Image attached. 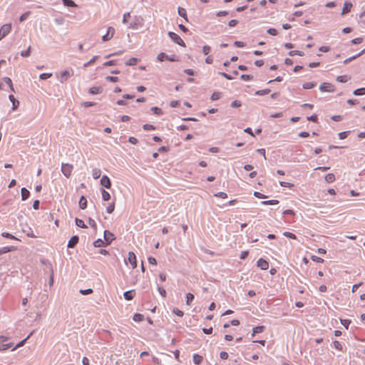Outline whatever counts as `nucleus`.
Instances as JSON below:
<instances>
[{
  "label": "nucleus",
  "instance_id": "17",
  "mask_svg": "<svg viewBox=\"0 0 365 365\" xmlns=\"http://www.w3.org/2000/svg\"><path fill=\"white\" fill-rule=\"evenodd\" d=\"M264 329H265L264 326H258V327H254L252 329V336H255V335L256 334L262 333V331H264Z\"/></svg>",
  "mask_w": 365,
  "mask_h": 365
},
{
  "label": "nucleus",
  "instance_id": "9",
  "mask_svg": "<svg viewBox=\"0 0 365 365\" xmlns=\"http://www.w3.org/2000/svg\"><path fill=\"white\" fill-rule=\"evenodd\" d=\"M257 267H259L262 270H267L269 268V263L265 259L260 258L257 261Z\"/></svg>",
  "mask_w": 365,
  "mask_h": 365
},
{
  "label": "nucleus",
  "instance_id": "10",
  "mask_svg": "<svg viewBox=\"0 0 365 365\" xmlns=\"http://www.w3.org/2000/svg\"><path fill=\"white\" fill-rule=\"evenodd\" d=\"M352 8V4L350 2H345L342 9L341 15H344L349 12Z\"/></svg>",
  "mask_w": 365,
  "mask_h": 365
},
{
  "label": "nucleus",
  "instance_id": "55",
  "mask_svg": "<svg viewBox=\"0 0 365 365\" xmlns=\"http://www.w3.org/2000/svg\"><path fill=\"white\" fill-rule=\"evenodd\" d=\"M11 346H12V344H11V343L6 344H3V345H0V351H4V350H6V349H8L9 348L11 347Z\"/></svg>",
  "mask_w": 365,
  "mask_h": 365
},
{
  "label": "nucleus",
  "instance_id": "22",
  "mask_svg": "<svg viewBox=\"0 0 365 365\" xmlns=\"http://www.w3.org/2000/svg\"><path fill=\"white\" fill-rule=\"evenodd\" d=\"M102 199L104 201H108L110 199V195L108 192L105 190H101Z\"/></svg>",
  "mask_w": 365,
  "mask_h": 365
},
{
  "label": "nucleus",
  "instance_id": "30",
  "mask_svg": "<svg viewBox=\"0 0 365 365\" xmlns=\"http://www.w3.org/2000/svg\"><path fill=\"white\" fill-rule=\"evenodd\" d=\"M270 91H271L270 89L267 88V89L257 91L255 92V94L257 96H264V95L269 94L270 93Z\"/></svg>",
  "mask_w": 365,
  "mask_h": 365
},
{
  "label": "nucleus",
  "instance_id": "50",
  "mask_svg": "<svg viewBox=\"0 0 365 365\" xmlns=\"http://www.w3.org/2000/svg\"><path fill=\"white\" fill-rule=\"evenodd\" d=\"M143 128L145 130H153L155 129L154 125H150V124H145V125H143Z\"/></svg>",
  "mask_w": 365,
  "mask_h": 365
},
{
  "label": "nucleus",
  "instance_id": "48",
  "mask_svg": "<svg viewBox=\"0 0 365 365\" xmlns=\"http://www.w3.org/2000/svg\"><path fill=\"white\" fill-rule=\"evenodd\" d=\"M289 55L291 56H293L294 55H299L300 56H302L304 55V53L300 51H291L289 53Z\"/></svg>",
  "mask_w": 365,
  "mask_h": 365
},
{
  "label": "nucleus",
  "instance_id": "54",
  "mask_svg": "<svg viewBox=\"0 0 365 365\" xmlns=\"http://www.w3.org/2000/svg\"><path fill=\"white\" fill-rule=\"evenodd\" d=\"M2 236L6 237V238H9V239H12V240H17V238L16 237H14V235H12L11 234H10L9 232H3L2 233Z\"/></svg>",
  "mask_w": 365,
  "mask_h": 365
},
{
  "label": "nucleus",
  "instance_id": "57",
  "mask_svg": "<svg viewBox=\"0 0 365 365\" xmlns=\"http://www.w3.org/2000/svg\"><path fill=\"white\" fill-rule=\"evenodd\" d=\"M210 50L211 48L209 46H204L202 48V53L204 55H207L210 53Z\"/></svg>",
  "mask_w": 365,
  "mask_h": 365
},
{
  "label": "nucleus",
  "instance_id": "58",
  "mask_svg": "<svg viewBox=\"0 0 365 365\" xmlns=\"http://www.w3.org/2000/svg\"><path fill=\"white\" fill-rule=\"evenodd\" d=\"M279 184L282 187H293V184H292L290 182H287L281 181L279 182Z\"/></svg>",
  "mask_w": 365,
  "mask_h": 365
},
{
  "label": "nucleus",
  "instance_id": "23",
  "mask_svg": "<svg viewBox=\"0 0 365 365\" xmlns=\"http://www.w3.org/2000/svg\"><path fill=\"white\" fill-rule=\"evenodd\" d=\"M102 89L101 87L94 86L90 88L89 93L91 94H98L101 93Z\"/></svg>",
  "mask_w": 365,
  "mask_h": 365
},
{
  "label": "nucleus",
  "instance_id": "40",
  "mask_svg": "<svg viewBox=\"0 0 365 365\" xmlns=\"http://www.w3.org/2000/svg\"><path fill=\"white\" fill-rule=\"evenodd\" d=\"M283 235L288 237V238H291V239H297V236L292 233V232H283Z\"/></svg>",
  "mask_w": 365,
  "mask_h": 365
},
{
  "label": "nucleus",
  "instance_id": "42",
  "mask_svg": "<svg viewBox=\"0 0 365 365\" xmlns=\"http://www.w3.org/2000/svg\"><path fill=\"white\" fill-rule=\"evenodd\" d=\"M178 14L180 16H182L183 18H185V19H187V13H186V10L183 8H179L178 9Z\"/></svg>",
  "mask_w": 365,
  "mask_h": 365
},
{
  "label": "nucleus",
  "instance_id": "64",
  "mask_svg": "<svg viewBox=\"0 0 365 365\" xmlns=\"http://www.w3.org/2000/svg\"><path fill=\"white\" fill-rule=\"evenodd\" d=\"M334 345L336 349L340 350V351L342 349V346L338 341H334Z\"/></svg>",
  "mask_w": 365,
  "mask_h": 365
},
{
  "label": "nucleus",
  "instance_id": "1",
  "mask_svg": "<svg viewBox=\"0 0 365 365\" xmlns=\"http://www.w3.org/2000/svg\"><path fill=\"white\" fill-rule=\"evenodd\" d=\"M73 166L69 163H62L61 172L67 178H70L72 175Z\"/></svg>",
  "mask_w": 365,
  "mask_h": 365
},
{
  "label": "nucleus",
  "instance_id": "35",
  "mask_svg": "<svg viewBox=\"0 0 365 365\" xmlns=\"http://www.w3.org/2000/svg\"><path fill=\"white\" fill-rule=\"evenodd\" d=\"M279 203L277 200H271L262 202V204L269 205H277Z\"/></svg>",
  "mask_w": 365,
  "mask_h": 365
},
{
  "label": "nucleus",
  "instance_id": "12",
  "mask_svg": "<svg viewBox=\"0 0 365 365\" xmlns=\"http://www.w3.org/2000/svg\"><path fill=\"white\" fill-rule=\"evenodd\" d=\"M9 98L10 101L12 103V109L16 110L19 105V101H17L15 98L14 95H9Z\"/></svg>",
  "mask_w": 365,
  "mask_h": 365
},
{
  "label": "nucleus",
  "instance_id": "6",
  "mask_svg": "<svg viewBox=\"0 0 365 365\" xmlns=\"http://www.w3.org/2000/svg\"><path fill=\"white\" fill-rule=\"evenodd\" d=\"M128 261L131 264L133 269L136 268L137 259H136V256L134 252H128Z\"/></svg>",
  "mask_w": 365,
  "mask_h": 365
},
{
  "label": "nucleus",
  "instance_id": "13",
  "mask_svg": "<svg viewBox=\"0 0 365 365\" xmlns=\"http://www.w3.org/2000/svg\"><path fill=\"white\" fill-rule=\"evenodd\" d=\"M135 290H129L124 293V297L126 300H131L135 297Z\"/></svg>",
  "mask_w": 365,
  "mask_h": 365
},
{
  "label": "nucleus",
  "instance_id": "18",
  "mask_svg": "<svg viewBox=\"0 0 365 365\" xmlns=\"http://www.w3.org/2000/svg\"><path fill=\"white\" fill-rule=\"evenodd\" d=\"M79 207L82 209V210H84L87 207V200L86 198L84 197V196H81V197L80 198V200H79Z\"/></svg>",
  "mask_w": 365,
  "mask_h": 365
},
{
  "label": "nucleus",
  "instance_id": "61",
  "mask_svg": "<svg viewBox=\"0 0 365 365\" xmlns=\"http://www.w3.org/2000/svg\"><path fill=\"white\" fill-rule=\"evenodd\" d=\"M268 34L272 36H276L277 34V31L275 29L270 28L267 30Z\"/></svg>",
  "mask_w": 365,
  "mask_h": 365
},
{
  "label": "nucleus",
  "instance_id": "52",
  "mask_svg": "<svg viewBox=\"0 0 365 365\" xmlns=\"http://www.w3.org/2000/svg\"><path fill=\"white\" fill-rule=\"evenodd\" d=\"M341 322L342 324V325L346 328V329H348L350 323H351V321L349 319H341Z\"/></svg>",
  "mask_w": 365,
  "mask_h": 365
},
{
  "label": "nucleus",
  "instance_id": "28",
  "mask_svg": "<svg viewBox=\"0 0 365 365\" xmlns=\"http://www.w3.org/2000/svg\"><path fill=\"white\" fill-rule=\"evenodd\" d=\"M325 180L327 182H332L335 180V175L333 173H329L325 176Z\"/></svg>",
  "mask_w": 365,
  "mask_h": 365
},
{
  "label": "nucleus",
  "instance_id": "26",
  "mask_svg": "<svg viewBox=\"0 0 365 365\" xmlns=\"http://www.w3.org/2000/svg\"><path fill=\"white\" fill-rule=\"evenodd\" d=\"M4 81L5 83H6L9 86L11 91H14V92L15 91L14 86H13L12 81L10 78H8V77L4 78Z\"/></svg>",
  "mask_w": 365,
  "mask_h": 365
},
{
  "label": "nucleus",
  "instance_id": "14",
  "mask_svg": "<svg viewBox=\"0 0 365 365\" xmlns=\"http://www.w3.org/2000/svg\"><path fill=\"white\" fill-rule=\"evenodd\" d=\"M16 248L15 247L11 246V247H4L0 249V255L16 250Z\"/></svg>",
  "mask_w": 365,
  "mask_h": 365
},
{
  "label": "nucleus",
  "instance_id": "34",
  "mask_svg": "<svg viewBox=\"0 0 365 365\" xmlns=\"http://www.w3.org/2000/svg\"><path fill=\"white\" fill-rule=\"evenodd\" d=\"M76 224L78 227H81V228L87 227V226L85 225L83 220L78 219V218L76 219Z\"/></svg>",
  "mask_w": 365,
  "mask_h": 365
},
{
  "label": "nucleus",
  "instance_id": "51",
  "mask_svg": "<svg viewBox=\"0 0 365 365\" xmlns=\"http://www.w3.org/2000/svg\"><path fill=\"white\" fill-rule=\"evenodd\" d=\"M173 312L175 314H176L177 316L180 317H182L183 314H184L182 311H181V310H180L179 309H177V308L173 309Z\"/></svg>",
  "mask_w": 365,
  "mask_h": 365
},
{
  "label": "nucleus",
  "instance_id": "33",
  "mask_svg": "<svg viewBox=\"0 0 365 365\" xmlns=\"http://www.w3.org/2000/svg\"><path fill=\"white\" fill-rule=\"evenodd\" d=\"M193 299H194V295L192 294H191V293L187 294V295H186V304L187 305H190Z\"/></svg>",
  "mask_w": 365,
  "mask_h": 365
},
{
  "label": "nucleus",
  "instance_id": "24",
  "mask_svg": "<svg viewBox=\"0 0 365 365\" xmlns=\"http://www.w3.org/2000/svg\"><path fill=\"white\" fill-rule=\"evenodd\" d=\"M66 6L76 7V4L73 0H61Z\"/></svg>",
  "mask_w": 365,
  "mask_h": 365
},
{
  "label": "nucleus",
  "instance_id": "16",
  "mask_svg": "<svg viewBox=\"0 0 365 365\" xmlns=\"http://www.w3.org/2000/svg\"><path fill=\"white\" fill-rule=\"evenodd\" d=\"M21 193L22 200H26L30 195V192L25 187L21 188Z\"/></svg>",
  "mask_w": 365,
  "mask_h": 365
},
{
  "label": "nucleus",
  "instance_id": "56",
  "mask_svg": "<svg viewBox=\"0 0 365 365\" xmlns=\"http://www.w3.org/2000/svg\"><path fill=\"white\" fill-rule=\"evenodd\" d=\"M362 41H363V38L359 37V38L352 39L351 42L353 44H359V43H362Z\"/></svg>",
  "mask_w": 365,
  "mask_h": 365
},
{
  "label": "nucleus",
  "instance_id": "37",
  "mask_svg": "<svg viewBox=\"0 0 365 365\" xmlns=\"http://www.w3.org/2000/svg\"><path fill=\"white\" fill-rule=\"evenodd\" d=\"M354 93L356 96H362L365 94V88H361L354 91Z\"/></svg>",
  "mask_w": 365,
  "mask_h": 365
},
{
  "label": "nucleus",
  "instance_id": "20",
  "mask_svg": "<svg viewBox=\"0 0 365 365\" xmlns=\"http://www.w3.org/2000/svg\"><path fill=\"white\" fill-rule=\"evenodd\" d=\"M138 62L139 59L136 58H130L125 62V64L127 66H134L136 65Z\"/></svg>",
  "mask_w": 365,
  "mask_h": 365
},
{
  "label": "nucleus",
  "instance_id": "29",
  "mask_svg": "<svg viewBox=\"0 0 365 365\" xmlns=\"http://www.w3.org/2000/svg\"><path fill=\"white\" fill-rule=\"evenodd\" d=\"M167 58H168V55L165 54V53L163 52H161L160 53L158 56H157V59L158 61L160 62H163L165 60H167Z\"/></svg>",
  "mask_w": 365,
  "mask_h": 365
},
{
  "label": "nucleus",
  "instance_id": "41",
  "mask_svg": "<svg viewBox=\"0 0 365 365\" xmlns=\"http://www.w3.org/2000/svg\"><path fill=\"white\" fill-rule=\"evenodd\" d=\"M221 97V93L219 92H215L211 96V100L212 101H216L220 99Z\"/></svg>",
  "mask_w": 365,
  "mask_h": 365
},
{
  "label": "nucleus",
  "instance_id": "8",
  "mask_svg": "<svg viewBox=\"0 0 365 365\" xmlns=\"http://www.w3.org/2000/svg\"><path fill=\"white\" fill-rule=\"evenodd\" d=\"M101 185L108 189L111 187V182L107 175H103L101 179Z\"/></svg>",
  "mask_w": 365,
  "mask_h": 365
},
{
  "label": "nucleus",
  "instance_id": "7",
  "mask_svg": "<svg viewBox=\"0 0 365 365\" xmlns=\"http://www.w3.org/2000/svg\"><path fill=\"white\" fill-rule=\"evenodd\" d=\"M104 240L106 242V245H108L111 243L112 241L115 240L114 235L110 231L106 230L104 232Z\"/></svg>",
  "mask_w": 365,
  "mask_h": 365
},
{
  "label": "nucleus",
  "instance_id": "49",
  "mask_svg": "<svg viewBox=\"0 0 365 365\" xmlns=\"http://www.w3.org/2000/svg\"><path fill=\"white\" fill-rule=\"evenodd\" d=\"M349 134V131H344L339 133V138L341 140L345 139L347 138Z\"/></svg>",
  "mask_w": 365,
  "mask_h": 365
},
{
  "label": "nucleus",
  "instance_id": "39",
  "mask_svg": "<svg viewBox=\"0 0 365 365\" xmlns=\"http://www.w3.org/2000/svg\"><path fill=\"white\" fill-rule=\"evenodd\" d=\"M31 334L32 333H31L26 339H24V340L21 341L19 344H17L16 346L13 349V350H15L17 348L22 346L25 344L26 340L30 337Z\"/></svg>",
  "mask_w": 365,
  "mask_h": 365
},
{
  "label": "nucleus",
  "instance_id": "38",
  "mask_svg": "<svg viewBox=\"0 0 365 365\" xmlns=\"http://www.w3.org/2000/svg\"><path fill=\"white\" fill-rule=\"evenodd\" d=\"M52 76V73H41L40 76H39V78L41 80H46L50 77Z\"/></svg>",
  "mask_w": 365,
  "mask_h": 365
},
{
  "label": "nucleus",
  "instance_id": "46",
  "mask_svg": "<svg viewBox=\"0 0 365 365\" xmlns=\"http://www.w3.org/2000/svg\"><path fill=\"white\" fill-rule=\"evenodd\" d=\"M88 223L93 229H95V230L97 229V225H96V223L94 220H93L91 218H89L88 220Z\"/></svg>",
  "mask_w": 365,
  "mask_h": 365
},
{
  "label": "nucleus",
  "instance_id": "11",
  "mask_svg": "<svg viewBox=\"0 0 365 365\" xmlns=\"http://www.w3.org/2000/svg\"><path fill=\"white\" fill-rule=\"evenodd\" d=\"M78 237L77 236L72 237L68 241V247H70V248L74 247L76 245V244L78 243Z\"/></svg>",
  "mask_w": 365,
  "mask_h": 365
},
{
  "label": "nucleus",
  "instance_id": "32",
  "mask_svg": "<svg viewBox=\"0 0 365 365\" xmlns=\"http://www.w3.org/2000/svg\"><path fill=\"white\" fill-rule=\"evenodd\" d=\"M316 86L315 83L313 82H307L303 84V88L304 89H311Z\"/></svg>",
  "mask_w": 365,
  "mask_h": 365
},
{
  "label": "nucleus",
  "instance_id": "31",
  "mask_svg": "<svg viewBox=\"0 0 365 365\" xmlns=\"http://www.w3.org/2000/svg\"><path fill=\"white\" fill-rule=\"evenodd\" d=\"M114 210H115V202H114L110 203L106 207V211L109 214H111L114 211Z\"/></svg>",
  "mask_w": 365,
  "mask_h": 365
},
{
  "label": "nucleus",
  "instance_id": "3",
  "mask_svg": "<svg viewBox=\"0 0 365 365\" xmlns=\"http://www.w3.org/2000/svg\"><path fill=\"white\" fill-rule=\"evenodd\" d=\"M319 90L322 92H334L335 88L331 83L324 82L320 85Z\"/></svg>",
  "mask_w": 365,
  "mask_h": 365
},
{
  "label": "nucleus",
  "instance_id": "44",
  "mask_svg": "<svg viewBox=\"0 0 365 365\" xmlns=\"http://www.w3.org/2000/svg\"><path fill=\"white\" fill-rule=\"evenodd\" d=\"M98 56H94L88 62L84 63V65H83L84 67L89 66L90 65L93 63L98 59Z\"/></svg>",
  "mask_w": 365,
  "mask_h": 365
},
{
  "label": "nucleus",
  "instance_id": "27",
  "mask_svg": "<svg viewBox=\"0 0 365 365\" xmlns=\"http://www.w3.org/2000/svg\"><path fill=\"white\" fill-rule=\"evenodd\" d=\"M151 110L153 113V114L157 115H161L163 113V112L161 108H160L158 107H155H155H152L151 108Z\"/></svg>",
  "mask_w": 365,
  "mask_h": 365
},
{
  "label": "nucleus",
  "instance_id": "53",
  "mask_svg": "<svg viewBox=\"0 0 365 365\" xmlns=\"http://www.w3.org/2000/svg\"><path fill=\"white\" fill-rule=\"evenodd\" d=\"M240 78H241V79H242L243 81H250L253 78V77L252 76L247 75V74H242Z\"/></svg>",
  "mask_w": 365,
  "mask_h": 365
},
{
  "label": "nucleus",
  "instance_id": "45",
  "mask_svg": "<svg viewBox=\"0 0 365 365\" xmlns=\"http://www.w3.org/2000/svg\"><path fill=\"white\" fill-rule=\"evenodd\" d=\"M143 319V316L140 314H135L133 316V320L135 322H141Z\"/></svg>",
  "mask_w": 365,
  "mask_h": 365
},
{
  "label": "nucleus",
  "instance_id": "36",
  "mask_svg": "<svg viewBox=\"0 0 365 365\" xmlns=\"http://www.w3.org/2000/svg\"><path fill=\"white\" fill-rule=\"evenodd\" d=\"M93 245L96 247H100L106 245V242H104L101 240H97L94 242Z\"/></svg>",
  "mask_w": 365,
  "mask_h": 365
},
{
  "label": "nucleus",
  "instance_id": "21",
  "mask_svg": "<svg viewBox=\"0 0 365 365\" xmlns=\"http://www.w3.org/2000/svg\"><path fill=\"white\" fill-rule=\"evenodd\" d=\"M101 175V170L98 168H95L92 170V175L94 179H98Z\"/></svg>",
  "mask_w": 365,
  "mask_h": 365
},
{
  "label": "nucleus",
  "instance_id": "2",
  "mask_svg": "<svg viewBox=\"0 0 365 365\" xmlns=\"http://www.w3.org/2000/svg\"><path fill=\"white\" fill-rule=\"evenodd\" d=\"M168 35H169L170 38L175 43H176L177 44L182 46L183 47L185 46V43L184 41L180 38V36L179 35H178L177 34H175L174 32H169Z\"/></svg>",
  "mask_w": 365,
  "mask_h": 365
},
{
  "label": "nucleus",
  "instance_id": "47",
  "mask_svg": "<svg viewBox=\"0 0 365 365\" xmlns=\"http://www.w3.org/2000/svg\"><path fill=\"white\" fill-rule=\"evenodd\" d=\"M116 63H117V61L116 60H110V61L105 62L103 63V66H110L116 65Z\"/></svg>",
  "mask_w": 365,
  "mask_h": 365
},
{
  "label": "nucleus",
  "instance_id": "15",
  "mask_svg": "<svg viewBox=\"0 0 365 365\" xmlns=\"http://www.w3.org/2000/svg\"><path fill=\"white\" fill-rule=\"evenodd\" d=\"M70 76H71V73L68 71H64L61 72V78H60L61 82L63 83V82L67 81V79L70 77Z\"/></svg>",
  "mask_w": 365,
  "mask_h": 365
},
{
  "label": "nucleus",
  "instance_id": "4",
  "mask_svg": "<svg viewBox=\"0 0 365 365\" xmlns=\"http://www.w3.org/2000/svg\"><path fill=\"white\" fill-rule=\"evenodd\" d=\"M11 30V24H4L0 29V40L5 37Z\"/></svg>",
  "mask_w": 365,
  "mask_h": 365
},
{
  "label": "nucleus",
  "instance_id": "19",
  "mask_svg": "<svg viewBox=\"0 0 365 365\" xmlns=\"http://www.w3.org/2000/svg\"><path fill=\"white\" fill-rule=\"evenodd\" d=\"M202 359H203L202 356L197 354H195L193 355V362L197 365H199L200 364H201L202 361Z\"/></svg>",
  "mask_w": 365,
  "mask_h": 365
},
{
  "label": "nucleus",
  "instance_id": "63",
  "mask_svg": "<svg viewBox=\"0 0 365 365\" xmlns=\"http://www.w3.org/2000/svg\"><path fill=\"white\" fill-rule=\"evenodd\" d=\"M148 260V262H149V263L150 264H153V265H156L157 264L156 259L154 257H149Z\"/></svg>",
  "mask_w": 365,
  "mask_h": 365
},
{
  "label": "nucleus",
  "instance_id": "43",
  "mask_svg": "<svg viewBox=\"0 0 365 365\" xmlns=\"http://www.w3.org/2000/svg\"><path fill=\"white\" fill-rule=\"evenodd\" d=\"M214 195L217 197H220L222 199H226L227 197V193L224 192H219L217 193H215Z\"/></svg>",
  "mask_w": 365,
  "mask_h": 365
},
{
  "label": "nucleus",
  "instance_id": "5",
  "mask_svg": "<svg viewBox=\"0 0 365 365\" xmlns=\"http://www.w3.org/2000/svg\"><path fill=\"white\" fill-rule=\"evenodd\" d=\"M114 34H115V29L111 26L108 27L107 33L103 36L102 40L103 41H107L110 40L113 37Z\"/></svg>",
  "mask_w": 365,
  "mask_h": 365
},
{
  "label": "nucleus",
  "instance_id": "62",
  "mask_svg": "<svg viewBox=\"0 0 365 365\" xmlns=\"http://www.w3.org/2000/svg\"><path fill=\"white\" fill-rule=\"evenodd\" d=\"M29 14H30V12H26V13L23 14L20 16V19H19L20 21H24V20H26L28 18Z\"/></svg>",
  "mask_w": 365,
  "mask_h": 365
},
{
  "label": "nucleus",
  "instance_id": "60",
  "mask_svg": "<svg viewBox=\"0 0 365 365\" xmlns=\"http://www.w3.org/2000/svg\"><path fill=\"white\" fill-rule=\"evenodd\" d=\"M106 80L110 82H118L119 81V78L115 76H107Z\"/></svg>",
  "mask_w": 365,
  "mask_h": 365
},
{
  "label": "nucleus",
  "instance_id": "59",
  "mask_svg": "<svg viewBox=\"0 0 365 365\" xmlns=\"http://www.w3.org/2000/svg\"><path fill=\"white\" fill-rule=\"evenodd\" d=\"M231 106L232 108H238V107H240L241 106V102L240 101H237V100H235L234 101L232 104H231Z\"/></svg>",
  "mask_w": 365,
  "mask_h": 365
},
{
  "label": "nucleus",
  "instance_id": "25",
  "mask_svg": "<svg viewBox=\"0 0 365 365\" xmlns=\"http://www.w3.org/2000/svg\"><path fill=\"white\" fill-rule=\"evenodd\" d=\"M350 79V77H349L346 75L344 76H339L336 78V81L340 83H346Z\"/></svg>",
  "mask_w": 365,
  "mask_h": 365
}]
</instances>
